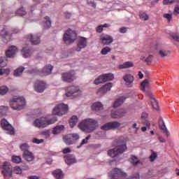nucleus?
Instances as JSON below:
<instances>
[{
	"label": "nucleus",
	"mask_w": 179,
	"mask_h": 179,
	"mask_svg": "<svg viewBox=\"0 0 179 179\" xmlns=\"http://www.w3.org/2000/svg\"><path fill=\"white\" fill-rule=\"evenodd\" d=\"M176 2L178 4L175 6L174 10H173V15H179V0L176 1Z\"/></svg>",
	"instance_id": "obj_48"
},
{
	"label": "nucleus",
	"mask_w": 179,
	"mask_h": 179,
	"mask_svg": "<svg viewBox=\"0 0 179 179\" xmlns=\"http://www.w3.org/2000/svg\"><path fill=\"white\" fill-rule=\"evenodd\" d=\"M127 114V110L125 109H119L117 111H112L111 117L112 118H122L125 117Z\"/></svg>",
	"instance_id": "obj_20"
},
{
	"label": "nucleus",
	"mask_w": 179,
	"mask_h": 179,
	"mask_svg": "<svg viewBox=\"0 0 179 179\" xmlns=\"http://www.w3.org/2000/svg\"><path fill=\"white\" fill-rule=\"evenodd\" d=\"M23 71H24V67L23 66H20L18 69H17L15 71H14V76H20V75L22 73H23Z\"/></svg>",
	"instance_id": "obj_42"
},
{
	"label": "nucleus",
	"mask_w": 179,
	"mask_h": 179,
	"mask_svg": "<svg viewBox=\"0 0 179 179\" xmlns=\"http://www.w3.org/2000/svg\"><path fill=\"white\" fill-rule=\"evenodd\" d=\"M22 169L19 166H15L14 168V173H15V174H22Z\"/></svg>",
	"instance_id": "obj_54"
},
{
	"label": "nucleus",
	"mask_w": 179,
	"mask_h": 179,
	"mask_svg": "<svg viewBox=\"0 0 179 179\" xmlns=\"http://www.w3.org/2000/svg\"><path fill=\"white\" fill-rule=\"evenodd\" d=\"M140 18L142 20H149V15L146 13H140Z\"/></svg>",
	"instance_id": "obj_49"
},
{
	"label": "nucleus",
	"mask_w": 179,
	"mask_h": 179,
	"mask_svg": "<svg viewBox=\"0 0 179 179\" xmlns=\"http://www.w3.org/2000/svg\"><path fill=\"white\" fill-rule=\"evenodd\" d=\"M90 135H88L85 139H83L80 143V145H86L87 143V141L90 139Z\"/></svg>",
	"instance_id": "obj_55"
},
{
	"label": "nucleus",
	"mask_w": 179,
	"mask_h": 179,
	"mask_svg": "<svg viewBox=\"0 0 179 179\" xmlns=\"http://www.w3.org/2000/svg\"><path fill=\"white\" fill-rule=\"evenodd\" d=\"M97 33H101L103 31V25H99L96 27Z\"/></svg>",
	"instance_id": "obj_60"
},
{
	"label": "nucleus",
	"mask_w": 179,
	"mask_h": 179,
	"mask_svg": "<svg viewBox=\"0 0 179 179\" xmlns=\"http://www.w3.org/2000/svg\"><path fill=\"white\" fill-rule=\"evenodd\" d=\"M92 110H93V111H100L103 110V104L100 102L94 103L92 106Z\"/></svg>",
	"instance_id": "obj_32"
},
{
	"label": "nucleus",
	"mask_w": 179,
	"mask_h": 179,
	"mask_svg": "<svg viewBox=\"0 0 179 179\" xmlns=\"http://www.w3.org/2000/svg\"><path fill=\"white\" fill-rule=\"evenodd\" d=\"M159 125L160 129L164 131V134H166V136H169V130H167V128L166 127V124H164V121L162 117H160L159 120Z\"/></svg>",
	"instance_id": "obj_28"
},
{
	"label": "nucleus",
	"mask_w": 179,
	"mask_h": 179,
	"mask_svg": "<svg viewBox=\"0 0 179 179\" xmlns=\"http://www.w3.org/2000/svg\"><path fill=\"white\" fill-rule=\"evenodd\" d=\"M8 109L9 108L7 106H1L0 113H2V110H3L4 111H8Z\"/></svg>",
	"instance_id": "obj_62"
},
{
	"label": "nucleus",
	"mask_w": 179,
	"mask_h": 179,
	"mask_svg": "<svg viewBox=\"0 0 179 179\" xmlns=\"http://www.w3.org/2000/svg\"><path fill=\"white\" fill-rule=\"evenodd\" d=\"M150 99L151 100V106L152 108L155 110H159V103H157V101L155 99V96L152 94L150 95Z\"/></svg>",
	"instance_id": "obj_31"
},
{
	"label": "nucleus",
	"mask_w": 179,
	"mask_h": 179,
	"mask_svg": "<svg viewBox=\"0 0 179 179\" xmlns=\"http://www.w3.org/2000/svg\"><path fill=\"white\" fill-rule=\"evenodd\" d=\"M26 15V10L24 8H19L15 13V16H24Z\"/></svg>",
	"instance_id": "obj_43"
},
{
	"label": "nucleus",
	"mask_w": 179,
	"mask_h": 179,
	"mask_svg": "<svg viewBox=\"0 0 179 179\" xmlns=\"http://www.w3.org/2000/svg\"><path fill=\"white\" fill-rule=\"evenodd\" d=\"M34 87L36 92H38V93H43L47 88V84H45L44 81L37 80L34 84Z\"/></svg>",
	"instance_id": "obj_14"
},
{
	"label": "nucleus",
	"mask_w": 179,
	"mask_h": 179,
	"mask_svg": "<svg viewBox=\"0 0 179 179\" xmlns=\"http://www.w3.org/2000/svg\"><path fill=\"white\" fill-rule=\"evenodd\" d=\"M142 122L147 128L150 129V122L148 120V114L146 113H143L141 115Z\"/></svg>",
	"instance_id": "obj_27"
},
{
	"label": "nucleus",
	"mask_w": 179,
	"mask_h": 179,
	"mask_svg": "<svg viewBox=\"0 0 179 179\" xmlns=\"http://www.w3.org/2000/svg\"><path fill=\"white\" fill-rule=\"evenodd\" d=\"M146 87H149V80L148 79L144 80L141 84V89L143 92H145Z\"/></svg>",
	"instance_id": "obj_36"
},
{
	"label": "nucleus",
	"mask_w": 179,
	"mask_h": 179,
	"mask_svg": "<svg viewBox=\"0 0 179 179\" xmlns=\"http://www.w3.org/2000/svg\"><path fill=\"white\" fill-rule=\"evenodd\" d=\"M22 52L24 58H29L31 55V50L26 49V48H22Z\"/></svg>",
	"instance_id": "obj_37"
},
{
	"label": "nucleus",
	"mask_w": 179,
	"mask_h": 179,
	"mask_svg": "<svg viewBox=\"0 0 179 179\" xmlns=\"http://www.w3.org/2000/svg\"><path fill=\"white\" fill-rule=\"evenodd\" d=\"M114 79V75L111 73L103 74L99 76L98 78L95 79L94 83V85H100V83H104L108 82V80H113Z\"/></svg>",
	"instance_id": "obj_11"
},
{
	"label": "nucleus",
	"mask_w": 179,
	"mask_h": 179,
	"mask_svg": "<svg viewBox=\"0 0 179 179\" xmlns=\"http://www.w3.org/2000/svg\"><path fill=\"white\" fill-rule=\"evenodd\" d=\"M123 80H124L128 87H132V85L134 83V81L135 80V78L131 74H126L123 76Z\"/></svg>",
	"instance_id": "obj_21"
},
{
	"label": "nucleus",
	"mask_w": 179,
	"mask_h": 179,
	"mask_svg": "<svg viewBox=\"0 0 179 179\" xmlns=\"http://www.w3.org/2000/svg\"><path fill=\"white\" fill-rule=\"evenodd\" d=\"M33 143H36L37 145L40 144V143H43V142H44L43 139H38V138H34L32 140Z\"/></svg>",
	"instance_id": "obj_53"
},
{
	"label": "nucleus",
	"mask_w": 179,
	"mask_h": 179,
	"mask_svg": "<svg viewBox=\"0 0 179 179\" xmlns=\"http://www.w3.org/2000/svg\"><path fill=\"white\" fill-rule=\"evenodd\" d=\"M120 126L121 123L118 122H110L103 124L101 127V129L103 131H110V129H117V128H120Z\"/></svg>",
	"instance_id": "obj_12"
},
{
	"label": "nucleus",
	"mask_w": 179,
	"mask_h": 179,
	"mask_svg": "<svg viewBox=\"0 0 179 179\" xmlns=\"http://www.w3.org/2000/svg\"><path fill=\"white\" fill-rule=\"evenodd\" d=\"M125 101V97L121 96L119 99H117L116 101H115V103L113 104V107L115 108H117V107H120L122 103Z\"/></svg>",
	"instance_id": "obj_34"
},
{
	"label": "nucleus",
	"mask_w": 179,
	"mask_h": 179,
	"mask_svg": "<svg viewBox=\"0 0 179 179\" xmlns=\"http://www.w3.org/2000/svg\"><path fill=\"white\" fill-rule=\"evenodd\" d=\"M134 63L132 62H125L122 64L119 65V69H127L128 68H132Z\"/></svg>",
	"instance_id": "obj_30"
},
{
	"label": "nucleus",
	"mask_w": 179,
	"mask_h": 179,
	"mask_svg": "<svg viewBox=\"0 0 179 179\" xmlns=\"http://www.w3.org/2000/svg\"><path fill=\"white\" fill-rule=\"evenodd\" d=\"M113 87V83H108L105 84L102 87L99 88L96 92L97 94H106L107 92H110Z\"/></svg>",
	"instance_id": "obj_18"
},
{
	"label": "nucleus",
	"mask_w": 179,
	"mask_h": 179,
	"mask_svg": "<svg viewBox=\"0 0 179 179\" xmlns=\"http://www.w3.org/2000/svg\"><path fill=\"white\" fill-rule=\"evenodd\" d=\"M65 162L66 164H73L75 163V158L72 155H68L65 159Z\"/></svg>",
	"instance_id": "obj_38"
},
{
	"label": "nucleus",
	"mask_w": 179,
	"mask_h": 179,
	"mask_svg": "<svg viewBox=\"0 0 179 179\" xmlns=\"http://www.w3.org/2000/svg\"><path fill=\"white\" fill-rule=\"evenodd\" d=\"M53 68L51 64L46 65L42 71H39L38 75L40 76H48V75H51Z\"/></svg>",
	"instance_id": "obj_15"
},
{
	"label": "nucleus",
	"mask_w": 179,
	"mask_h": 179,
	"mask_svg": "<svg viewBox=\"0 0 179 179\" xmlns=\"http://www.w3.org/2000/svg\"><path fill=\"white\" fill-rule=\"evenodd\" d=\"M131 159V164H133V166H138V164L141 163V161L139 160V159H138L135 155H132Z\"/></svg>",
	"instance_id": "obj_41"
},
{
	"label": "nucleus",
	"mask_w": 179,
	"mask_h": 179,
	"mask_svg": "<svg viewBox=\"0 0 179 179\" xmlns=\"http://www.w3.org/2000/svg\"><path fill=\"white\" fill-rule=\"evenodd\" d=\"M139 178H140V176L138 173H134L129 177V179H139Z\"/></svg>",
	"instance_id": "obj_58"
},
{
	"label": "nucleus",
	"mask_w": 179,
	"mask_h": 179,
	"mask_svg": "<svg viewBox=\"0 0 179 179\" xmlns=\"http://www.w3.org/2000/svg\"><path fill=\"white\" fill-rule=\"evenodd\" d=\"M97 125V121L93 119H87L78 124V128H80L81 131H83V132L90 134V132H93V131L96 130Z\"/></svg>",
	"instance_id": "obj_1"
},
{
	"label": "nucleus",
	"mask_w": 179,
	"mask_h": 179,
	"mask_svg": "<svg viewBox=\"0 0 179 179\" xmlns=\"http://www.w3.org/2000/svg\"><path fill=\"white\" fill-rule=\"evenodd\" d=\"M159 54L160 57H169V55L171 54V52H170V50H161L159 51Z\"/></svg>",
	"instance_id": "obj_39"
},
{
	"label": "nucleus",
	"mask_w": 179,
	"mask_h": 179,
	"mask_svg": "<svg viewBox=\"0 0 179 179\" xmlns=\"http://www.w3.org/2000/svg\"><path fill=\"white\" fill-rule=\"evenodd\" d=\"M127 144H123L121 145H117L116 148L109 150L108 152V156L110 157H115L118 156V155H121L127 150Z\"/></svg>",
	"instance_id": "obj_5"
},
{
	"label": "nucleus",
	"mask_w": 179,
	"mask_h": 179,
	"mask_svg": "<svg viewBox=\"0 0 179 179\" xmlns=\"http://www.w3.org/2000/svg\"><path fill=\"white\" fill-rule=\"evenodd\" d=\"M68 113V105H65L64 103H60L56 106L52 110V114L54 115H64V114H66Z\"/></svg>",
	"instance_id": "obj_7"
},
{
	"label": "nucleus",
	"mask_w": 179,
	"mask_h": 179,
	"mask_svg": "<svg viewBox=\"0 0 179 179\" xmlns=\"http://www.w3.org/2000/svg\"><path fill=\"white\" fill-rule=\"evenodd\" d=\"M10 106L13 110H23L26 106V100L23 97H14L10 102Z\"/></svg>",
	"instance_id": "obj_3"
},
{
	"label": "nucleus",
	"mask_w": 179,
	"mask_h": 179,
	"mask_svg": "<svg viewBox=\"0 0 179 179\" xmlns=\"http://www.w3.org/2000/svg\"><path fill=\"white\" fill-rule=\"evenodd\" d=\"M21 150H22V152H29V144L27 143H23V144H21L20 146Z\"/></svg>",
	"instance_id": "obj_46"
},
{
	"label": "nucleus",
	"mask_w": 179,
	"mask_h": 179,
	"mask_svg": "<svg viewBox=\"0 0 179 179\" xmlns=\"http://www.w3.org/2000/svg\"><path fill=\"white\" fill-rule=\"evenodd\" d=\"M3 174L4 176H12V165L8 162H5L3 165Z\"/></svg>",
	"instance_id": "obj_16"
},
{
	"label": "nucleus",
	"mask_w": 179,
	"mask_h": 179,
	"mask_svg": "<svg viewBox=\"0 0 179 179\" xmlns=\"http://www.w3.org/2000/svg\"><path fill=\"white\" fill-rule=\"evenodd\" d=\"M64 155H66V153H71V148H66L63 150Z\"/></svg>",
	"instance_id": "obj_61"
},
{
	"label": "nucleus",
	"mask_w": 179,
	"mask_h": 179,
	"mask_svg": "<svg viewBox=\"0 0 179 179\" xmlns=\"http://www.w3.org/2000/svg\"><path fill=\"white\" fill-rule=\"evenodd\" d=\"M87 46V39L86 38L81 37L78 39L77 44L76 51H81L83 48H86Z\"/></svg>",
	"instance_id": "obj_17"
},
{
	"label": "nucleus",
	"mask_w": 179,
	"mask_h": 179,
	"mask_svg": "<svg viewBox=\"0 0 179 179\" xmlns=\"http://www.w3.org/2000/svg\"><path fill=\"white\" fill-rule=\"evenodd\" d=\"M22 157L27 162H33L34 160V155L30 151H25L22 155Z\"/></svg>",
	"instance_id": "obj_24"
},
{
	"label": "nucleus",
	"mask_w": 179,
	"mask_h": 179,
	"mask_svg": "<svg viewBox=\"0 0 179 179\" xmlns=\"http://www.w3.org/2000/svg\"><path fill=\"white\" fill-rule=\"evenodd\" d=\"M174 1V0H164L163 1V3L164 5H171V3H173Z\"/></svg>",
	"instance_id": "obj_57"
},
{
	"label": "nucleus",
	"mask_w": 179,
	"mask_h": 179,
	"mask_svg": "<svg viewBox=\"0 0 179 179\" xmlns=\"http://www.w3.org/2000/svg\"><path fill=\"white\" fill-rule=\"evenodd\" d=\"M51 27V20H50L49 17H45V24L44 28L45 29H50Z\"/></svg>",
	"instance_id": "obj_40"
},
{
	"label": "nucleus",
	"mask_w": 179,
	"mask_h": 179,
	"mask_svg": "<svg viewBox=\"0 0 179 179\" xmlns=\"http://www.w3.org/2000/svg\"><path fill=\"white\" fill-rule=\"evenodd\" d=\"M110 51L111 48H110L109 47H105L101 50V54L102 55H107Z\"/></svg>",
	"instance_id": "obj_45"
},
{
	"label": "nucleus",
	"mask_w": 179,
	"mask_h": 179,
	"mask_svg": "<svg viewBox=\"0 0 179 179\" xmlns=\"http://www.w3.org/2000/svg\"><path fill=\"white\" fill-rule=\"evenodd\" d=\"M28 39L31 41V44L34 45H37V44H40V36L37 35L29 34L27 36Z\"/></svg>",
	"instance_id": "obj_23"
},
{
	"label": "nucleus",
	"mask_w": 179,
	"mask_h": 179,
	"mask_svg": "<svg viewBox=\"0 0 179 179\" xmlns=\"http://www.w3.org/2000/svg\"><path fill=\"white\" fill-rule=\"evenodd\" d=\"M127 173L125 172L122 171L121 169L115 168L110 172V179H124Z\"/></svg>",
	"instance_id": "obj_10"
},
{
	"label": "nucleus",
	"mask_w": 179,
	"mask_h": 179,
	"mask_svg": "<svg viewBox=\"0 0 179 179\" xmlns=\"http://www.w3.org/2000/svg\"><path fill=\"white\" fill-rule=\"evenodd\" d=\"M11 34H13V33H9L8 31H6V29H3L0 34L1 37L3 38V41L5 43V40L6 41H10V37Z\"/></svg>",
	"instance_id": "obj_22"
},
{
	"label": "nucleus",
	"mask_w": 179,
	"mask_h": 179,
	"mask_svg": "<svg viewBox=\"0 0 179 179\" xmlns=\"http://www.w3.org/2000/svg\"><path fill=\"white\" fill-rule=\"evenodd\" d=\"M65 129V126L61 124V125H57L52 129V134L53 135H57V134H61L62 131Z\"/></svg>",
	"instance_id": "obj_29"
},
{
	"label": "nucleus",
	"mask_w": 179,
	"mask_h": 179,
	"mask_svg": "<svg viewBox=\"0 0 179 179\" xmlns=\"http://www.w3.org/2000/svg\"><path fill=\"white\" fill-rule=\"evenodd\" d=\"M17 48H15V46H11L9 48V49L6 52V56L8 58H13V57L15 56V54H16Z\"/></svg>",
	"instance_id": "obj_25"
},
{
	"label": "nucleus",
	"mask_w": 179,
	"mask_h": 179,
	"mask_svg": "<svg viewBox=\"0 0 179 179\" xmlns=\"http://www.w3.org/2000/svg\"><path fill=\"white\" fill-rule=\"evenodd\" d=\"M8 90H9V89L8 88V87L1 86V87H0V94L1 96L6 94V93H8Z\"/></svg>",
	"instance_id": "obj_44"
},
{
	"label": "nucleus",
	"mask_w": 179,
	"mask_h": 179,
	"mask_svg": "<svg viewBox=\"0 0 179 179\" xmlns=\"http://www.w3.org/2000/svg\"><path fill=\"white\" fill-rule=\"evenodd\" d=\"M57 117H52L51 119H47V117H41L40 119H36L34 122V127L36 128H47L48 125H51L57 122Z\"/></svg>",
	"instance_id": "obj_2"
},
{
	"label": "nucleus",
	"mask_w": 179,
	"mask_h": 179,
	"mask_svg": "<svg viewBox=\"0 0 179 179\" xmlns=\"http://www.w3.org/2000/svg\"><path fill=\"white\" fill-rule=\"evenodd\" d=\"M77 38V34L75 31H72L71 29H68L65 31L63 36V41L65 44H72L75 41Z\"/></svg>",
	"instance_id": "obj_4"
},
{
	"label": "nucleus",
	"mask_w": 179,
	"mask_h": 179,
	"mask_svg": "<svg viewBox=\"0 0 179 179\" xmlns=\"http://www.w3.org/2000/svg\"><path fill=\"white\" fill-rule=\"evenodd\" d=\"M153 58V55H150L145 59V62L147 64H150L152 62V59Z\"/></svg>",
	"instance_id": "obj_59"
},
{
	"label": "nucleus",
	"mask_w": 179,
	"mask_h": 179,
	"mask_svg": "<svg viewBox=\"0 0 179 179\" xmlns=\"http://www.w3.org/2000/svg\"><path fill=\"white\" fill-rule=\"evenodd\" d=\"M158 139H159V141L161 143H166V140L162 136H159L158 138Z\"/></svg>",
	"instance_id": "obj_63"
},
{
	"label": "nucleus",
	"mask_w": 179,
	"mask_h": 179,
	"mask_svg": "<svg viewBox=\"0 0 179 179\" xmlns=\"http://www.w3.org/2000/svg\"><path fill=\"white\" fill-rule=\"evenodd\" d=\"M156 159H157V153L152 152L150 156V161L152 162L156 160Z\"/></svg>",
	"instance_id": "obj_50"
},
{
	"label": "nucleus",
	"mask_w": 179,
	"mask_h": 179,
	"mask_svg": "<svg viewBox=\"0 0 179 179\" xmlns=\"http://www.w3.org/2000/svg\"><path fill=\"white\" fill-rule=\"evenodd\" d=\"M8 65V59L6 57H0V68H5ZM5 73L2 69H0V75L2 76Z\"/></svg>",
	"instance_id": "obj_26"
},
{
	"label": "nucleus",
	"mask_w": 179,
	"mask_h": 179,
	"mask_svg": "<svg viewBox=\"0 0 179 179\" xmlns=\"http://www.w3.org/2000/svg\"><path fill=\"white\" fill-rule=\"evenodd\" d=\"M164 17L170 22H171V19H173V14L166 13L164 15Z\"/></svg>",
	"instance_id": "obj_51"
},
{
	"label": "nucleus",
	"mask_w": 179,
	"mask_h": 179,
	"mask_svg": "<svg viewBox=\"0 0 179 179\" xmlns=\"http://www.w3.org/2000/svg\"><path fill=\"white\" fill-rule=\"evenodd\" d=\"M100 40L102 43V44H104L105 45H108L110 44H111V43H113V41H114V39L113 38V37L110 35H107V34H102L100 36Z\"/></svg>",
	"instance_id": "obj_19"
},
{
	"label": "nucleus",
	"mask_w": 179,
	"mask_h": 179,
	"mask_svg": "<svg viewBox=\"0 0 179 179\" xmlns=\"http://www.w3.org/2000/svg\"><path fill=\"white\" fill-rule=\"evenodd\" d=\"M171 36L172 37V38H173V40H176V41H178L179 42L178 34H171Z\"/></svg>",
	"instance_id": "obj_56"
},
{
	"label": "nucleus",
	"mask_w": 179,
	"mask_h": 179,
	"mask_svg": "<svg viewBox=\"0 0 179 179\" xmlns=\"http://www.w3.org/2000/svg\"><path fill=\"white\" fill-rule=\"evenodd\" d=\"M12 162H13V163L19 164L22 162V158L19 156H13L12 157Z\"/></svg>",
	"instance_id": "obj_47"
},
{
	"label": "nucleus",
	"mask_w": 179,
	"mask_h": 179,
	"mask_svg": "<svg viewBox=\"0 0 179 179\" xmlns=\"http://www.w3.org/2000/svg\"><path fill=\"white\" fill-rule=\"evenodd\" d=\"M79 139V134H67L63 137V141L66 145H73Z\"/></svg>",
	"instance_id": "obj_9"
},
{
	"label": "nucleus",
	"mask_w": 179,
	"mask_h": 179,
	"mask_svg": "<svg viewBox=\"0 0 179 179\" xmlns=\"http://www.w3.org/2000/svg\"><path fill=\"white\" fill-rule=\"evenodd\" d=\"M120 33H127V28L125 27H122L120 29Z\"/></svg>",
	"instance_id": "obj_64"
},
{
	"label": "nucleus",
	"mask_w": 179,
	"mask_h": 179,
	"mask_svg": "<svg viewBox=\"0 0 179 179\" xmlns=\"http://www.w3.org/2000/svg\"><path fill=\"white\" fill-rule=\"evenodd\" d=\"M82 94V92L79 89V87L71 85L67 87L66 96L67 97H79Z\"/></svg>",
	"instance_id": "obj_6"
},
{
	"label": "nucleus",
	"mask_w": 179,
	"mask_h": 179,
	"mask_svg": "<svg viewBox=\"0 0 179 179\" xmlns=\"http://www.w3.org/2000/svg\"><path fill=\"white\" fill-rule=\"evenodd\" d=\"M1 127L2 129L7 131L8 135H15V129L12 124H10V122L6 120V119L1 120Z\"/></svg>",
	"instance_id": "obj_8"
},
{
	"label": "nucleus",
	"mask_w": 179,
	"mask_h": 179,
	"mask_svg": "<svg viewBox=\"0 0 179 179\" xmlns=\"http://www.w3.org/2000/svg\"><path fill=\"white\" fill-rule=\"evenodd\" d=\"M62 79L63 82H66L67 83H71L76 79L75 73H63L62 74Z\"/></svg>",
	"instance_id": "obj_13"
},
{
	"label": "nucleus",
	"mask_w": 179,
	"mask_h": 179,
	"mask_svg": "<svg viewBox=\"0 0 179 179\" xmlns=\"http://www.w3.org/2000/svg\"><path fill=\"white\" fill-rule=\"evenodd\" d=\"M41 135H43V136H45L46 138H49L50 135V130H45L41 132Z\"/></svg>",
	"instance_id": "obj_52"
},
{
	"label": "nucleus",
	"mask_w": 179,
	"mask_h": 179,
	"mask_svg": "<svg viewBox=\"0 0 179 179\" xmlns=\"http://www.w3.org/2000/svg\"><path fill=\"white\" fill-rule=\"evenodd\" d=\"M52 174L56 179H62V177H64V173H62V171L57 169L52 172Z\"/></svg>",
	"instance_id": "obj_33"
},
{
	"label": "nucleus",
	"mask_w": 179,
	"mask_h": 179,
	"mask_svg": "<svg viewBox=\"0 0 179 179\" xmlns=\"http://www.w3.org/2000/svg\"><path fill=\"white\" fill-rule=\"evenodd\" d=\"M78 116H73L70 120H69V124L71 128H73L76 124H78Z\"/></svg>",
	"instance_id": "obj_35"
}]
</instances>
